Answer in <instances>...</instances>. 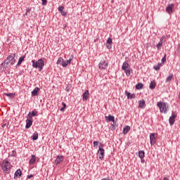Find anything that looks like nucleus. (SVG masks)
Wrapping results in <instances>:
<instances>
[{
	"label": "nucleus",
	"mask_w": 180,
	"mask_h": 180,
	"mask_svg": "<svg viewBox=\"0 0 180 180\" xmlns=\"http://www.w3.org/2000/svg\"><path fill=\"white\" fill-rule=\"evenodd\" d=\"M33 68H39V71L43 70V67H44V60L40 58L37 61L35 60H32Z\"/></svg>",
	"instance_id": "1"
},
{
	"label": "nucleus",
	"mask_w": 180,
	"mask_h": 180,
	"mask_svg": "<svg viewBox=\"0 0 180 180\" xmlns=\"http://www.w3.org/2000/svg\"><path fill=\"white\" fill-rule=\"evenodd\" d=\"M122 70L124 71L127 77H130L131 70L130 69V65L127 62H124L122 66Z\"/></svg>",
	"instance_id": "2"
},
{
	"label": "nucleus",
	"mask_w": 180,
	"mask_h": 180,
	"mask_svg": "<svg viewBox=\"0 0 180 180\" xmlns=\"http://www.w3.org/2000/svg\"><path fill=\"white\" fill-rule=\"evenodd\" d=\"M157 106L159 108L161 113H167V108H168L167 107V103L158 102Z\"/></svg>",
	"instance_id": "3"
},
{
	"label": "nucleus",
	"mask_w": 180,
	"mask_h": 180,
	"mask_svg": "<svg viewBox=\"0 0 180 180\" xmlns=\"http://www.w3.org/2000/svg\"><path fill=\"white\" fill-rule=\"evenodd\" d=\"M2 169L4 172H9L11 169V165L9 164V161L4 160L1 164Z\"/></svg>",
	"instance_id": "4"
},
{
	"label": "nucleus",
	"mask_w": 180,
	"mask_h": 180,
	"mask_svg": "<svg viewBox=\"0 0 180 180\" xmlns=\"http://www.w3.org/2000/svg\"><path fill=\"white\" fill-rule=\"evenodd\" d=\"M174 8H175V5L174 4H168L166 7V12L169 15H172L174 13Z\"/></svg>",
	"instance_id": "5"
},
{
	"label": "nucleus",
	"mask_w": 180,
	"mask_h": 180,
	"mask_svg": "<svg viewBox=\"0 0 180 180\" xmlns=\"http://www.w3.org/2000/svg\"><path fill=\"white\" fill-rule=\"evenodd\" d=\"M103 147L102 143H100L99 150L98 151V155L100 160H102L103 158V155H105V149H103Z\"/></svg>",
	"instance_id": "6"
},
{
	"label": "nucleus",
	"mask_w": 180,
	"mask_h": 180,
	"mask_svg": "<svg viewBox=\"0 0 180 180\" xmlns=\"http://www.w3.org/2000/svg\"><path fill=\"white\" fill-rule=\"evenodd\" d=\"M150 140L151 146H154V143H157V134L155 133L150 134Z\"/></svg>",
	"instance_id": "7"
},
{
	"label": "nucleus",
	"mask_w": 180,
	"mask_h": 180,
	"mask_svg": "<svg viewBox=\"0 0 180 180\" xmlns=\"http://www.w3.org/2000/svg\"><path fill=\"white\" fill-rule=\"evenodd\" d=\"M15 57H16L15 53H11L10 56L7 57V60L11 62V65H13V64H15V62L16 61Z\"/></svg>",
	"instance_id": "8"
},
{
	"label": "nucleus",
	"mask_w": 180,
	"mask_h": 180,
	"mask_svg": "<svg viewBox=\"0 0 180 180\" xmlns=\"http://www.w3.org/2000/svg\"><path fill=\"white\" fill-rule=\"evenodd\" d=\"M108 65H109V64L105 63L104 60L101 61L98 64L100 70H106V68H108Z\"/></svg>",
	"instance_id": "9"
},
{
	"label": "nucleus",
	"mask_w": 180,
	"mask_h": 180,
	"mask_svg": "<svg viewBox=\"0 0 180 180\" xmlns=\"http://www.w3.org/2000/svg\"><path fill=\"white\" fill-rule=\"evenodd\" d=\"M175 117H176V114H175V112H172V116L169 119L170 126H172V124L175 123Z\"/></svg>",
	"instance_id": "10"
},
{
	"label": "nucleus",
	"mask_w": 180,
	"mask_h": 180,
	"mask_svg": "<svg viewBox=\"0 0 180 180\" xmlns=\"http://www.w3.org/2000/svg\"><path fill=\"white\" fill-rule=\"evenodd\" d=\"M63 161H64V156L58 155L55 160V164H56V165H58V164H61Z\"/></svg>",
	"instance_id": "11"
},
{
	"label": "nucleus",
	"mask_w": 180,
	"mask_h": 180,
	"mask_svg": "<svg viewBox=\"0 0 180 180\" xmlns=\"http://www.w3.org/2000/svg\"><path fill=\"white\" fill-rule=\"evenodd\" d=\"M32 124H33V120L32 118L27 119L25 129H30Z\"/></svg>",
	"instance_id": "12"
},
{
	"label": "nucleus",
	"mask_w": 180,
	"mask_h": 180,
	"mask_svg": "<svg viewBox=\"0 0 180 180\" xmlns=\"http://www.w3.org/2000/svg\"><path fill=\"white\" fill-rule=\"evenodd\" d=\"M83 96V101H88V98H89V91L86 90L84 91V93L82 94Z\"/></svg>",
	"instance_id": "13"
},
{
	"label": "nucleus",
	"mask_w": 180,
	"mask_h": 180,
	"mask_svg": "<svg viewBox=\"0 0 180 180\" xmlns=\"http://www.w3.org/2000/svg\"><path fill=\"white\" fill-rule=\"evenodd\" d=\"M125 94L128 98V99H134V98H136V94H131L130 92L126 91Z\"/></svg>",
	"instance_id": "14"
},
{
	"label": "nucleus",
	"mask_w": 180,
	"mask_h": 180,
	"mask_svg": "<svg viewBox=\"0 0 180 180\" xmlns=\"http://www.w3.org/2000/svg\"><path fill=\"white\" fill-rule=\"evenodd\" d=\"M72 60V59H69L67 60H63V62L62 63L61 65L63 68L67 67V65H69V64H71V61Z\"/></svg>",
	"instance_id": "15"
},
{
	"label": "nucleus",
	"mask_w": 180,
	"mask_h": 180,
	"mask_svg": "<svg viewBox=\"0 0 180 180\" xmlns=\"http://www.w3.org/2000/svg\"><path fill=\"white\" fill-rule=\"evenodd\" d=\"M39 91H40V88L36 87V88L32 91V96H37V95H39Z\"/></svg>",
	"instance_id": "16"
},
{
	"label": "nucleus",
	"mask_w": 180,
	"mask_h": 180,
	"mask_svg": "<svg viewBox=\"0 0 180 180\" xmlns=\"http://www.w3.org/2000/svg\"><path fill=\"white\" fill-rule=\"evenodd\" d=\"M139 107L141 108V109H144V108L146 107V101L144 100L139 101Z\"/></svg>",
	"instance_id": "17"
},
{
	"label": "nucleus",
	"mask_w": 180,
	"mask_h": 180,
	"mask_svg": "<svg viewBox=\"0 0 180 180\" xmlns=\"http://www.w3.org/2000/svg\"><path fill=\"white\" fill-rule=\"evenodd\" d=\"M20 176H22V170H20V169H18L14 174V178L18 177L20 178Z\"/></svg>",
	"instance_id": "18"
},
{
	"label": "nucleus",
	"mask_w": 180,
	"mask_h": 180,
	"mask_svg": "<svg viewBox=\"0 0 180 180\" xmlns=\"http://www.w3.org/2000/svg\"><path fill=\"white\" fill-rule=\"evenodd\" d=\"M36 162V156L34 155H31V159L30 160V165H33Z\"/></svg>",
	"instance_id": "19"
},
{
	"label": "nucleus",
	"mask_w": 180,
	"mask_h": 180,
	"mask_svg": "<svg viewBox=\"0 0 180 180\" xmlns=\"http://www.w3.org/2000/svg\"><path fill=\"white\" fill-rule=\"evenodd\" d=\"M33 116H37V112L32 111V112H29L27 115V117H29V119H32V117H33Z\"/></svg>",
	"instance_id": "20"
},
{
	"label": "nucleus",
	"mask_w": 180,
	"mask_h": 180,
	"mask_svg": "<svg viewBox=\"0 0 180 180\" xmlns=\"http://www.w3.org/2000/svg\"><path fill=\"white\" fill-rule=\"evenodd\" d=\"M37 139H39V133H37V131H35L32 136V139L35 141V140H37Z\"/></svg>",
	"instance_id": "21"
},
{
	"label": "nucleus",
	"mask_w": 180,
	"mask_h": 180,
	"mask_svg": "<svg viewBox=\"0 0 180 180\" xmlns=\"http://www.w3.org/2000/svg\"><path fill=\"white\" fill-rule=\"evenodd\" d=\"M156 85L157 84H155V81L150 82V86H149L150 89H154L155 88Z\"/></svg>",
	"instance_id": "22"
},
{
	"label": "nucleus",
	"mask_w": 180,
	"mask_h": 180,
	"mask_svg": "<svg viewBox=\"0 0 180 180\" xmlns=\"http://www.w3.org/2000/svg\"><path fill=\"white\" fill-rule=\"evenodd\" d=\"M129 131H130V127L129 126H127V127H124V129H123L124 134H127L129 133Z\"/></svg>",
	"instance_id": "23"
},
{
	"label": "nucleus",
	"mask_w": 180,
	"mask_h": 180,
	"mask_svg": "<svg viewBox=\"0 0 180 180\" xmlns=\"http://www.w3.org/2000/svg\"><path fill=\"white\" fill-rule=\"evenodd\" d=\"M106 120L108 119V122H115V117L112 115H108V117H105Z\"/></svg>",
	"instance_id": "24"
},
{
	"label": "nucleus",
	"mask_w": 180,
	"mask_h": 180,
	"mask_svg": "<svg viewBox=\"0 0 180 180\" xmlns=\"http://www.w3.org/2000/svg\"><path fill=\"white\" fill-rule=\"evenodd\" d=\"M145 153L143 150H139V157L141 158V160H143L144 158Z\"/></svg>",
	"instance_id": "25"
},
{
	"label": "nucleus",
	"mask_w": 180,
	"mask_h": 180,
	"mask_svg": "<svg viewBox=\"0 0 180 180\" xmlns=\"http://www.w3.org/2000/svg\"><path fill=\"white\" fill-rule=\"evenodd\" d=\"M4 95L6 96H8V98H15V94H13V93H5Z\"/></svg>",
	"instance_id": "26"
},
{
	"label": "nucleus",
	"mask_w": 180,
	"mask_h": 180,
	"mask_svg": "<svg viewBox=\"0 0 180 180\" xmlns=\"http://www.w3.org/2000/svg\"><path fill=\"white\" fill-rule=\"evenodd\" d=\"M24 60H25V56L20 57L18 62L17 63V65H20V64H22V63H23Z\"/></svg>",
	"instance_id": "27"
},
{
	"label": "nucleus",
	"mask_w": 180,
	"mask_h": 180,
	"mask_svg": "<svg viewBox=\"0 0 180 180\" xmlns=\"http://www.w3.org/2000/svg\"><path fill=\"white\" fill-rule=\"evenodd\" d=\"M143 85L142 83H138L136 84V85L135 86L136 89H142Z\"/></svg>",
	"instance_id": "28"
},
{
	"label": "nucleus",
	"mask_w": 180,
	"mask_h": 180,
	"mask_svg": "<svg viewBox=\"0 0 180 180\" xmlns=\"http://www.w3.org/2000/svg\"><path fill=\"white\" fill-rule=\"evenodd\" d=\"M172 78H174V75H171L168 76L166 79V82H169L170 81L172 80Z\"/></svg>",
	"instance_id": "29"
},
{
	"label": "nucleus",
	"mask_w": 180,
	"mask_h": 180,
	"mask_svg": "<svg viewBox=\"0 0 180 180\" xmlns=\"http://www.w3.org/2000/svg\"><path fill=\"white\" fill-rule=\"evenodd\" d=\"M60 63H64V59H63V58H61V57H60V58L58 59L56 63H57V64H60Z\"/></svg>",
	"instance_id": "30"
},
{
	"label": "nucleus",
	"mask_w": 180,
	"mask_h": 180,
	"mask_svg": "<svg viewBox=\"0 0 180 180\" xmlns=\"http://www.w3.org/2000/svg\"><path fill=\"white\" fill-rule=\"evenodd\" d=\"M1 68L3 70H6L8 68V65H6L4 62L1 63Z\"/></svg>",
	"instance_id": "31"
},
{
	"label": "nucleus",
	"mask_w": 180,
	"mask_h": 180,
	"mask_svg": "<svg viewBox=\"0 0 180 180\" xmlns=\"http://www.w3.org/2000/svg\"><path fill=\"white\" fill-rule=\"evenodd\" d=\"M110 129H111V130H115V129H116V123H115V122L111 125Z\"/></svg>",
	"instance_id": "32"
},
{
	"label": "nucleus",
	"mask_w": 180,
	"mask_h": 180,
	"mask_svg": "<svg viewBox=\"0 0 180 180\" xmlns=\"http://www.w3.org/2000/svg\"><path fill=\"white\" fill-rule=\"evenodd\" d=\"M58 11L60 13L63 12L64 11V6H59Z\"/></svg>",
	"instance_id": "33"
},
{
	"label": "nucleus",
	"mask_w": 180,
	"mask_h": 180,
	"mask_svg": "<svg viewBox=\"0 0 180 180\" xmlns=\"http://www.w3.org/2000/svg\"><path fill=\"white\" fill-rule=\"evenodd\" d=\"M161 46H162V42H158V44L156 45L158 50H160Z\"/></svg>",
	"instance_id": "34"
},
{
	"label": "nucleus",
	"mask_w": 180,
	"mask_h": 180,
	"mask_svg": "<svg viewBox=\"0 0 180 180\" xmlns=\"http://www.w3.org/2000/svg\"><path fill=\"white\" fill-rule=\"evenodd\" d=\"M164 41H165V36H162V37H161L160 43H162H162H163Z\"/></svg>",
	"instance_id": "35"
},
{
	"label": "nucleus",
	"mask_w": 180,
	"mask_h": 180,
	"mask_svg": "<svg viewBox=\"0 0 180 180\" xmlns=\"http://www.w3.org/2000/svg\"><path fill=\"white\" fill-rule=\"evenodd\" d=\"M41 5H43V6L47 5V0H41Z\"/></svg>",
	"instance_id": "36"
},
{
	"label": "nucleus",
	"mask_w": 180,
	"mask_h": 180,
	"mask_svg": "<svg viewBox=\"0 0 180 180\" xmlns=\"http://www.w3.org/2000/svg\"><path fill=\"white\" fill-rule=\"evenodd\" d=\"M106 43H108V44H112V38L109 37Z\"/></svg>",
	"instance_id": "37"
},
{
	"label": "nucleus",
	"mask_w": 180,
	"mask_h": 180,
	"mask_svg": "<svg viewBox=\"0 0 180 180\" xmlns=\"http://www.w3.org/2000/svg\"><path fill=\"white\" fill-rule=\"evenodd\" d=\"M167 61V55H165V56L162 58V63H165Z\"/></svg>",
	"instance_id": "38"
},
{
	"label": "nucleus",
	"mask_w": 180,
	"mask_h": 180,
	"mask_svg": "<svg viewBox=\"0 0 180 180\" xmlns=\"http://www.w3.org/2000/svg\"><path fill=\"white\" fill-rule=\"evenodd\" d=\"M7 65L11 64V60H8L7 58L4 61Z\"/></svg>",
	"instance_id": "39"
},
{
	"label": "nucleus",
	"mask_w": 180,
	"mask_h": 180,
	"mask_svg": "<svg viewBox=\"0 0 180 180\" xmlns=\"http://www.w3.org/2000/svg\"><path fill=\"white\" fill-rule=\"evenodd\" d=\"M98 144H99V141H94V147H96V146H98Z\"/></svg>",
	"instance_id": "40"
},
{
	"label": "nucleus",
	"mask_w": 180,
	"mask_h": 180,
	"mask_svg": "<svg viewBox=\"0 0 180 180\" xmlns=\"http://www.w3.org/2000/svg\"><path fill=\"white\" fill-rule=\"evenodd\" d=\"M106 47H107V49H108L109 50H110V49H112V46H110V44L106 43Z\"/></svg>",
	"instance_id": "41"
},
{
	"label": "nucleus",
	"mask_w": 180,
	"mask_h": 180,
	"mask_svg": "<svg viewBox=\"0 0 180 180\" xmlns=\"http://www.w3.org/2000/svg\"><path fill=\"white\" fill-rule=\"evenodd\" d=\"M60 14L62 15V16H65L67 15V12L66 11H61Z\"/></svg>",
	"instance_id": "42"
},
{
	"label": "nucleus",
	"mask_w": 180,
	"mask_h": 180,
	"mask_svg": "<svg viewBox=\"0 0 180 180\" xmlns=\"http://www.w3.org/2000/svg\"><path fill=\"white\" fill-rule=\"evenodd\" d=\"M154 70H155L156 71H159V70H160V65H157V66H154Z\"/></svg>",
	"instance_id": "43"
},
{
	"label": "nucleus",
	"mask_w": 180,
	"mask_h": 180,
	"mask_svg": "<svg viewBox=\"0 0 180 180\" xmlns=\"http://www.w3.org/2000/svg\"><path fill=\"white\" fill-rule=\"evenodd\" d=\"M62 105H63V108H67V105H65V103L63 102Z\"/></svg>",
	"instance_id": "44"
},
{
	"label": "nucleus",
	"mask_w": 180,
	"mask_h": 180,
	"mask_svg": "<svg viewBox=\"0 0 180 180\" xmlns=\"http://www.w3.org/2000/svg\"><path fill=\"white\" fill-rule=\"evenodd\" d=\"M28 179H30V178H33V175L30 174L27 176Z\"/></svg>",
	"instance_id": "45"
},
{
	"label": "nucleus",
	"mask_w": 180,
	"mask_h": 180,
	"mask_svg": "<svg viewBox=\"0 0 180 180\" xmlns=\"http://www.w3.org/2000/svg\"><path fill=\"white\" fill-rule=\"evenodd\" d=\"M65 109V108H64V107L61 108H60V112H64Z\"/></svg>",
	"instance_id": "46"
},
{
	"label": "nucleus",
	"mask_w": 180,
	"mask_h": 180,
	"mask_svg": "<svg viewBox=\"0 0 180 180\" xmlns=\"http://www.w3.org/2000/svg\"><path fill=\"white\" fill-rule=\"evenodd\" d=\"M141 162H142V163H144L145 162V160H144V158H142V159H141Z\"/></svg>",
	"instance_id": "47"
},
{
	"label": "nucleus",
	"mask_w": 180,
	"mask_h": 180,
	"mask_svg": "<svg viewBox=\"0 0 180 180\" xmlns=\"http://www.w3.org/2000/svg\"><path fill=\"white\" fill-rule=\"evenodd\" d=\"M26 12H27V13H29V12H30V8H27Z\"/></svg>",
	"instance_id": "48"
},
{
	"label": "nucleus",
	"mask_w": 180,
	"mask_h": 180,
	"mask_svg": "<svg viewBox=\"0 0 180 180\" xmlns=\"http://www.w3.org/2000/svg\"><path fill=\"white\" fill-rule=\"evenodd\" d=\"M163 180H169V179L168 178H167V177H164Z\"/></svg>",
	"instance_id": "49"
},
{
	"label": "nucleus",
	"mask_w": 180,
	"mask_h": 180,
	"mask_svg": "<svg viewBox=\"0 0 180 180\" xmlns=\"http://www.w3.org/2000/svg\"><path fill=\"white\" fill-rule=\"evenodd\" d=\"M101 180H110V179H101Z\"/></svg>",
	"instance_id": "50"
},
{
	"label": "nucleus",
	"mask_w": 180,
	"mask_h": 180,
	"mask_svg": "<svg viewBox=\"0 0 180 180\" xmlns=\"http://www.w3.org/2000/svg\"><path fill=\"white\" fill-rule=\"evenodd\" d=\"M5 126H6V124H4V125H3V127H4Z\"/></svg>",
	"instance_id": "51"
},
{
	"label": "nucleus",
	"mask_w": 180,
	"mask_h": 180,
	"mask_svg": "<svg viewBox=\"0 0 180 180\" xmlns=\"http://www.w3.org/2000/svg\"><path fill=\"white\" fill-rule=\"evenodd\" d=\"M25 15H27V12L26 11Z\"/></svg>",
	"instance_id": "52"
},
{
	"label": "nucleus",
	"mask_w": 180,
	"mask_h": 180,
	"mask_svg": "<svg viewBox=\"0 0 180 180\" xmlns=\"http://www.w3.org/2000/svg\"><path fill=\"white\" fill-rule=\"evenodd\" d=\"M158 65H161V63H158Z\"/></svg>",
	"instance_id": "53"
},
{
	"label": "nucleus",
	"mask_w": 180,
	"mask_h": 180,
	"mask_svg": "<svg viewBox=\"0 0 180 180\" xmlns=\"http://www.w3.org/2000/svg\"><path fill=\"white\" fill-rule=\"evenodd\" d=\"M67 91L68 92V89H67Z\"/></svg>",
	"instance_id": "54"
}]
</instances>
